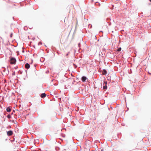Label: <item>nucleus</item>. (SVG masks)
I'll list each match as a JSON object with an SVG mask.
<instances>
[{
    "mask_svg": "<svg viewBox=\"0 0 151 151\" xmlns=\"http://www.w3.org/2000/svg\"><path fill=\"white\" fill-rule=\"evenodd\" d=\"M11 110V107H8L6 108V111L7 112H9Z\"/></svg>",
    "mask_w": 151,
    "mask_h": 151,
    "instance_id": "obj_3",
    "label": "nucleus"
},
{
    "mask_svg": "<svg viewBox=\"0 0 151 151\" xmlns=\"http://www.w3.org/2000/svg\"><path fill=\"white\" fill-rule=\"evenodd\" d=\"M105 83L106 85L105 86H104L103 87V88L104 89H106L107 88V86H106V82H105Z\"/></svg>",
    "mask_w": 151,
    "mask_h": 151,
    "instance_id": "obj_8",
    "label": "nucleus"
},
{
    "mask_svg": "<svg viewBox=\"0 0 151 151\" xmlns=\"http://www.w3.org/2000/svg\"><path fill=\"white\" fill-rule=\"evenodd\" d=\"M68 54H67L66 55V56H68Z\"/></svg>",
    "mask_w": 151,
    "mask_h": 151,
    "instance_id": "obj_12",
    "label": "nucleus"
},
{
    "mask_svg": "<svg viewBox=\"0 0 151 151\" xmlns=\"http://www.w3.org/2000/svg\"><path fill=\"white\" fill-rule=\"evenodd\" d=\"M101 151H104L103 149H102Z\"/></svg>",
    "mask_w": 151,
    "mask_h": 151,
    "instance_id": "obj_11",
    "label": "nucleus"
},
{
    "mask_svg": "<svg viewBox=\"0 0 151 151\" xmlns=\"http://www.w3.org/2000/svg\"><path fill=\"white\" fill-rule=\"evenodd\" d=\"M102 73L103 75H106L107 73L106 71L105 70H103L102 71Z\"/></svg>",
    "mask_w": 151,
    "mask_h": 151,
    "instance_id": "obj_6",
    "label": "nucleus"
},
{
    "mask_svg": "<svg viewBox=\"0 0 151 151\" xmlns=\"http://www.w3.org/2000/svg\"><path fill=\"white\" fill-rule=\"evenodd\" d=\"M46 96V94L45 93H42L41 94V97L42 98H44Z\"/></svg>",
    "mask_w": 151,
    "mask_h": 151,
    "instance_id": "obj_5",
    "label": "nucleus"
},
{
    "mask_svg": "<svg viewBox=\"0 0 151 151\" xmlns=\"http://www.w3.org/2000/svg\"><path fill=\"white\" fill-rule=\"evenodd\" d=\"M25 67L27 69H28L30 67V65L28 63H26L25 65Z\"/></svg>",
    "mask_w": 151,
    "mask_h": 151,
    "instance_id": "obj_4",
    "label": "nucleus"
},
{
    "mask_svg": "<svg viewBox=\"0 0 151 151\" xmlns=\"http://www.w3.org/2000/svg\"><path fill=\"white\" fill-rule=\"evenodd\" d=\"M16 60L15 58H11L9 61L10 63L11 64H15L16 63Z\"/></svg>",
    "mask_w": 151,
    "mask_h": 151,
    "instance_id": "obj_1",
    "label": "nucleus"
},
{
    "mask_svg": "<svg viewBox=\"0 0 151 151\" xmlns=\"http://www.w3.org/2000/svg\"><path fill=\"white\" fill-rule=\"evenodd\" d=\"M22 52H24V50H23V51H22Z\"/></svg>",
    "mask_w": 151,
    "mask_h": 151,
    "instance_id": "obj_13",
    "label": "nucleus"
},
{
    "mask_svg": "<svg viewBox=\"0 0 151 151\" xmlns=\"http://www.w3.org/2000/svg\"><path fill=\"white\" fill-rule=\"evenodd\" d=\"M150 1L151 2V0H150Z\"/></svg>",
    "mask_w": 151,
    "mask_h": 151,
    "instance_id": "obj_14",
    "label": "nucleus"
},
{
    "mask_svg": "<svg viewBox=\"0 0 151 151\" xmlns=\"http://www.w3.org/2000/svg\"><path fill=\"white\" fill-rule=\"evenodd\" d=\"M86 77L83 76L82 78V80L83 81H86Z\"/></svg>",
    "mask_w": 151,
    "mask_h": 151,
    "instance_id": "obj_7",
    "label": "nucleus"
},
{
    "mask_svg": "<svg viewBox=\"0 0 151 151\" xmlns=\"http://www.w3.org/2000/svg\"><path fill=\"white\" fill-rule=\"evenodd\" d=\"M7 134L8 136H9L12 135L13 134V132L12 131H9L7 132Z\"/></svg>",
    "mask_w": 151,
    "mask_h": 151,
    "instance_id": "obj_2",
    "label": "nucleus"
},
{
    "mask_svg": "<svg viewBox=\"0 0 151 151\" xmlns=\"http://www.w3.org/2000/svg\"><path fill=\"white\" fill-rule=\"evenodd\" d=\"M121 50V48L119 47L118 49H117V51H120Z\"/></svg>",
    "mask_w": 151,
    "mask_h": 151,
    "instance_id": "obj_9",
    "label": "nucleus"
},
{
    "mask_svg": "<svg viewBox=\"0 0 151 151\" xmlns=\"http://www.w3.org/2000/svg\"><path fill=\"white\" fill-rule=\"evenodd\" d=\"M8 116V118H10V116H9V115H8V116Z\"/></svg>",
    "mask_w": 151,
    "mask_h": 151,
    "instance_id": "obj_10",
    "label": "nucleus"
}]
</instances>
